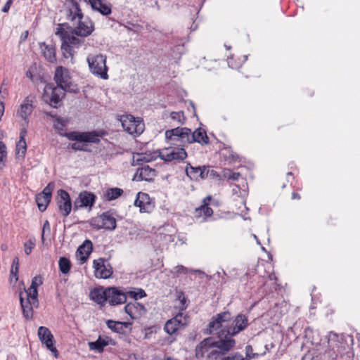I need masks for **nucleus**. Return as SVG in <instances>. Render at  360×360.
<instances>
[{
  "label": "nucleus",
  "instance_id": "13d9d810",
  "mask_svg": "<svg viewBox=\"0 0 360 360\" xmlns=\"http://www.w3.org/2000/svg\"><path fill=\"white\" fill-rule=\"evenodd\" d=\"M8 249V247H7V245L6 244H1V250L2 251H6Z\"/></svg>",
  "mask_w": 360,
  "mask_h": 360
},
{
  "label": "nucleus",
  "instance_id": "b1692460",
  "mask_svg": "<svg viewBox=\"0 0 360 360\" xmlns=\"http://www.w3.org/2000/svg\"><path fill=\"white\" fill-rule=\"evenodd\" d=\"M42 277L41 276H36L32 278L30 288L27 290L25 289V292L23 293L25 294L26 297H31V300H32L34 304L37 303V288L39 286L42 285Z\"/></svg>",
  "mask_w": 360,
  "mask_h": 360
},
{
  "label": "nucleus",
  "instance_id": "f3484780",
  "mask_svg": "<svg viewBox=\"0 0 360 360\" xmlns=\"http://www.w3.org/2000/svg\"><path fill=\"white\" fill-rule=\"evenodd\" d=\"M57 205L62 215L68 217L72 210V202L69 193L65 190L58 191Z\"/></svg>",
  "mask_w": 360,
  "mask_h": 360
},
{
  "label": "nucleus",
  "instance_id": "f03ea898",
  "mask_svg": "<svg viewBox=\"0 0 360 360\" xmlns=\"http://www.w3.org/2000/svg\"><path fill=\"white\" fill-rule=\"evenodd\" d=\"M165 138L172 145L183 146L186 143L198 142L202 145L209 143V138L205 131L197 129L193 132L186 127H176L165 131Z\"/></svg>",
  "mask_w": 360,
  "mask_h": 360
},
{
  "label": "nucleus",
  "instance_id": "f704fd0d",
  "mask_svg": "<svg viewBox=\"0 0 360 360\" xmlns=\"http://www.w3.org/2000/svg\"><path fill=\"white\" fill-rule=\"evenodd\" d=\"M123 190L119 188H110L105 191L104 196L108 200H113L120 197Z\"/></svg>",
  "mask_w": 360,
  "mask_h": 360
},
{
  "label": "nucleus",
  "instance_id": "0eeeda50",
  "mask_svg": "<svg viewBox=\"0 0 360 360\" xmlns=\"http://www.w3.org/2000/svg\"><path fill=\"white\" fill-rule=\"evenodd\" d=\"M90 72L97 77L108 79V68L106 65V56L101 54H89L86 58Z\"/></svg>",
  "mask_w": 360,
  "mask_h": 360
},
{
  "label": "nucleus",
  "instance_id": "603ef678",
  "mask_svg": "<svg viewBox=\"0 0 360 360\" xmlns=\"http://www.w3.org/2000/svg\"><path fill=\"white\" fill-rule=\"evenodd\" d=\"M245 352H246V359H250L255 356V354H252V347L250 345H247L245 347Z\"/></svg>",
  "mask_w": 360,
  "mask_h": 360
},
{
  "label": "nucleus",
  "instance_id": "412c9836",
  "mask_svg": "<svg viewBox=\"0 0 360 360\" xmlns=\"http://www.w3.org/2000/svg\"><path fill=\"white\" fill-rule=\"evenodd\" d=\"M186 172L191 179L198 181L206 179L208 176L210 169L205 166L193 167L188 164L186 167Z\"/></svg>",
  "mask_w": 360,
  "mask_h": 360
},
{
  "label": "nucleus",
  "instance_id": "5fc2aeb1",
  "mask_svg": "<svg viewBox=\"0 0 360 360\" xmlns=\"http://www.w3.org/2000/svg\"><path fill=\"white\" fill-rule=\"evenodd\" d=\"M13 0H8L1 9L2 12H4V13L8 12V11L13 4Z\"/></svg>",
  "mask_w": 360,
  "mask_h": 360
},
{
  "label": "nucleus",
  "instance_id": "4468645a",
  "mask_svg": "<svg viewBox=\"0 0 360 360\" xmlns=\"http://www.w3.org/2000/svg\"><path fill=\"white\" fill-rule=\"evenodd\" d=\"M159 156L165 162L181 161L187 157V153L182 147H168L162 150Z\"/></svg>",
  "mask_w": 360,
  "mask_h": 360
},
{
  "label": "nucleus",
  "instance_id": "c9c22d12",
  "mask_svg": "<svg viewBox=\"0 0 360 360\" xmlns=\"http://www.w3.org/2000/svg\"><path fill=\"white\" fill-rule=\"evenodd\" d=\"M191 272H193L195 274H204V272L199 269H196V270L189 269L184 266L183 265H178L176 267H174V269L172 271V273L174 275L187 274Z\"/></svg>",
  "mask_w": 360,
  "mask_h": 360
},
{
  "label": "nucleus",
  "instance_id": "09e8293b",
  "mask_svg": "<svg viewBox=\"0 0 360 360\" xmlns=\"http://www.w3.org/2000/svg\"><path fill=\"white\" fill-rule=\"evenodd\" d=\"M51 232V226L48 220H46L43 225V229L41 233V240L44 241V235L46 233H50Z\"/></svg>",
  "mask_w": 360,
  "mask_h": 360
},
{
  "label": "nucleus",
  "instance_id": "2f4dec72",
  "mask_svg": "<svg viewBox=\"0 0 360 360\" xmlns=\"http://www.w3.org/2000/svg\"><path fill=\"white\" fill-rule=\"evenodd\" d=\"M211 196H207L203 199V204L195 209V215L196 217L204 216L205 217H210L213 214L212 210L208 206L210 201L211 200Z\"/></svg>",
  "mask_w": 360,
  "mask_h": 360
},
{
  "label": "nucleus",
  "instance_id": "ea45409f",
  "mask_svg": "<svg viewBox=\"0 0 360 360\" xmlns=\"http://www.w3.org/2000/svg\"><path fill=\"white\" fill-rule=\"evenodd\" d=\"M6 158V146L3 141H0V171L4 167Z\"/></svg>",
  "mask_w": 360,
  "mask_h": 360
},
{
  "label": "nucleus",
  "instance_id": "ddd939ff",
  "mask_svg": "<svg viewBox=\"0 0 360 360\" xmlns=\"http://www.w3.org/2000/svg\"><path fill=\"white\" fill-rule=\"evenodd\" d=\"M54 79L58 87L62 88L66 91H74L72 77L67 68L63 66L57 67L55 71Z\"/></svg>",
  "mask_w": 360,
  "mask_h": 360
},
{
  "label": "nucleus",
  "instance_id": "cd10ccee",
  "mask_svg": "<svg viewBox=\"0 0 360 360\" xmlns=\"http://www.w3.org/2000/svg\"><path fill=\"white\" fill-rule=\"evenodd\" d=\"M156 175L157 172L155 169L146 165L138 169L134 178L139 181H150Z\"/></svg>",
  "mask_w": 360,
  "mask_h": 360
},
{
  "label": "nucleus",
  "instance_id": "79ce46f5",
  "mask_svg": "<svg viewBox=\"0 0 360 360\" xmlns=\"http://www.w3.org/2000/svg\"><path fill=\"white\" fill-rule=\"evenodd\" d=\"M150 160L149 156L143 153H137L133 156L132 165H137L139 164V162H149Z\"/></svg>",
  "mask_w": 360,
  "mask_h": 360
},
{
  "label": "nucleus",
  "instance_id": "6e6552de",
  "mask_svg": "<svg viewBox=\"0 0 360 360\" xmlns=\"http://www.w3.org/2000/svg\"><path fill=\"white\" fill-rule=\"evenodd\" d=\"M120 120L124 131L134 136L141 135L145 129V124L141 117L127 114L120 116Z\"/></svg>",
  "mask_w": 360,
  "mask_h": 360
},
{
  "label": "nucleus",
  "instance_id": "2eb2a0df",
  "mask_svg": "<svg viewBox=\"0 0 360 360\" xmlns=\"http://www.w3.org/2000/svg\"><path fill=\"white\" fill-rule=\"evenodd\" d=\"M93 268L94 269V276L97 278L106 279L112 274V268L109 262L103 259L98 258L93 262Z\"/></svg>",
  "mask_w": 360,
  "mask_h": 360
},
{
  "label": "nucleus",
  "instance_id": "6e6d98bb",
  "mask_svg": "<svg viewBox=\"0 0 360 360\" xmlns=\"http://www.w3.org/2000/svg\"><path fill=\"white\" fill-rule=\"evenodd\" d=\"M179 300L180 301V302L181 303V309H185L186 308V306L185 305V303H186V297L184 295L183 293H181L179 295Z\"/></svg>",
  "mask_w": 360,
  "mask_h": 360
},
{
  "label": "nucleus",
  "instance_id": "aec40b11",
  "mask_svg": "<svg viewBox=\"0 0 360 360\" xmlns=\"http://www.w3.org/2000/svg\"><path fill=\"white\" fill-rule=\"evenodd\" d=\"M125 312L132 319H137L144 316L146 313L145 306L136 301L129 302L124 307Z\"/></svg>",
  "mask_w": 360,
  "mask_h": 360
},
{
  "label": "nucleus",
  "instance_id": "473e14b6",
  "mask_svg": "<svg viewBox=\"0 0 360 360\" xmlns=\"http://www.w3.org/2000/svg\"><path fill=\"white\" fill-rule=\"evenodd\" d=\"M110 339L108 337L102 338L99 336L96 341L89 342L88 343L90 350L101 353L105 347L109 345Z\"/></svg>",
  "mask_w": 360,
  "mask_h": 360
},
{
  "label": "nucleus",
  "instance_id": "72a5a7b5",
  "mask_svg": "<svg viewBox=\"0 0 360 360\" xmlns=\"http://www.w3.org/2000/svg\"><path fill=\"white\" fill-rule=\"evenodd\" d=\"M106 325L111 330L115 333H124V329L128 328L131 326V323L108 320L106 322Z\"/></svg>",
  "mask_w": 360,
  "mask_h": 360
},
{
  "label": "nucleus",
  "instance_id": "864d4df0",
  "mask_svg": "<svg viewBox=\"0 0 360 360\" xmlns=\"http://www.w3.org/2000/svg\"><path fill=\"white\" fill-rule=\"evenodd\" d=\"M224 360H244V358L241 354L236 353L233 355L226 357Z\"/></svg>",
  "mask_w": 360,
  "mask_h": 360
},
{
  "label": "nucleus",
  "instance_id": "58836bf2",
  "mask_svg": "<svg viewBox=\"0 0 360 360\" xmlns=\"http://www.w3.org/2000/svg\"><path fill=\"white\" fill-rule=\"evenodd\" d=\"M58 265L60 271L63 274H68L69 273L70 268H71V262L70 261L66 258V257H60L58 261Z\"/></svg>",
  "mask_w": 360,
  "mask_h": 360
},
{
  "label": "nucleus",
  "instance_id": "7c9ffc66",
  "mask_svg": "<svg viewBox=\"0 0 360 360\" xmlns=\"http://www.w3.org/2000/svg\"><path fill=\"white\" fill-rule=\"evenodd\" d=\"M41 53L44 57L50 63L56 61L55 47L52 44H48L44 42L39 43Z\"/></svg>",
  "mask_w": 360,
  "mask_h": 360
},
{
  "label": "nucleus",
  "instance_id": "a211bd4d",
  "mask_svg": "<svg viewBox=\"0 0 360 360\" xmlns=\"http://www.w3.org/2000/svg\"><path fill=\"white\" fill-rule=\"evenodd\" d=\"M38 336L40 341L46 345L55 357H58V350L53 345V336L50 330L44 326H40L38 329Z\"/></svg>",
  "mask_w": 360,
  "mask_h": 360
},
{
  "label": "nucleus",
  "instance_id": "39448f33",
  "mask_svg": "<svg viewBox=\"0 0 360 360\" xmlns=\"http://www.w3.org/2000/svg\"><path fill=\"white\" fill-rule=\"evenodd\" d=\"M56 35L58 36L61 41V51L65 58L72 59L75 49L81 44V40L74 35L73 32L65 30L62 25H58L56 31Z\"/></svg>",
  "mask_w": 360,
  "mask_h": 360
},
{
  "label": "nucleus",
  "instance_id": "f8f14e48",
  "mask_svg": "<svg viewBox=\"0 0 360 360\" xmlns=\"http://www.w3.org/2000/svg\"><path fill=\"white\" fill-rule=\"evenodd\" d=\"M65 90L58 86H53L52 85H46L44 88L43 99L51 106L57 108L61 99L65 96Z\"/></svg>",
  "mask_w": 360,
  "mask_h": 360
},
{
  "label": "nucleus",
  "instance_id": "37998d69",
  "mask_svg": "<svg viewBox=\"0 0 360 360\" xmlns=\"http://www.w3.org/2000/svg\"><path fill=\"white\" fill-rule=\"evenodd\" d=\"M170 117L174 121H176L179 124H184L186 120L184 112L182 111L172 112L170 114Z\"/></svg>",
  "mask_w": 360,
  "mask_h": 360
},
{
  "label": "nucleus",
  "instance_id": "052dcab7",
  "mask_svg": "<svg viewBox=\"0 0 360 360\" xmlns=\"http://www.w3.org/2000/svg\"><path fill=\"white\" fill-rule=\"evenodd\" d=\"M287 174H288V176H290V175H292V173L291 172H288Z\"/></svg>",
  "mask_w": 360,
  "mask_h": 360
},
{
  "label": "nucleus",
  "instance_id": "a18cd8bd",
  "mask_svg": "<svg viewBox=\"0 0 360 360\" xmlns=\"http://www.w3.org/2000/svg\"><path fill=\"white\" fill-rule=\"evenodd\" d=\"M54 188V183L50 182L43 190L41 195H44L46 198H51V193Z\"/></svg>",
  "mask_w": 360,
  "mask_h": 360
},
{
  "label": "nucleus",
  "instance_id": "dca6fc26",
  "mask_svg": "<svg viewBox=\"0 0 360 360\" xmlns=\"http://www.w3.org/2000/svg\"><path fill=\"white\" fill-rule=\"evenodd\" d=\"M248 325V319L244 314H240L233 320L231 324L228 327V338H233L241 331H243Z\"/></svg>",
  "mask_w": 360,
  "mask_h": 360
},
{
  "label": "nucleus",
  "instance_id": "bf43d9fd",
  "mask_svg": "<svg viewBox=\"0 0 360 360\" xmlns=\"http://www.w3.org/2000/svg\"><path fill=\"white\" fill-rule=\"evenodd\" d=\"M254 237H255V239L257 240V243L259 244V240L257 239V237L255 235H254Z\"/></svg>",
  "mask_w": 360,
  "mask_h": 360
},
{
  "label": "nucleus",
  "instance_id": "4be33fe9",
  "mask_svg": "<svg viewBox=\"0 0 360 360\" xmlns=\"http://www.w3.org/2000/svg\"><path fill=\"white\" fill-rule=\"evenodd\" d=\"M27 135V130L22 128L20 131L19 140L16 143L15 147V158L18 161H22L25 158L27 151V143L25 136Z\"/></svg>",
  "mask_w": 360,
  "mask_h": 360
},
{
  "label": "nucleus",
  "instance_id": "bb28decb",
  "mask_svg": "<svg viewBox=\"0 0 360 360\" xmlns=\"http://www.w3.org/2000/svg\"><path fill=\"white\" fill-rule=\"evenodd\" d=\"M23 294L24 293L22 292L20 293V301L22 309L23 316L26 319H30L33 316V307H37L38 302L34 304L31 297H27V300H25Z\"/></svg>",
  "mask_w": 360,
  "mask_h": 360
},
{
  "label": "nucleus",
  "instance_id": "a878e982",
  "mask_svg": "<svg viewBox=\"0 0 360 360\" xmlns=\"http://www.w3.org/2000/svg\"><path fill=\"white\" fill-rule=\"evenodd\" d=\"M34 97L31 96H27L20 105V109L18 111V116L26 122L28 117L32 112L34 108L32 105Z\"/></svg>",
  "mask_w": 360,
  "mask_h": 360
},
{
  "label": "nucleus",
  "instance_id": "4d7b16f0",
  "mask_svg": "<svg viewBox=\"0 0 360 360\" xmlns=\"http://www.w3.org/2000/svg\"><path fill=\"white\" fill-rule=\"evenodd\" d=\"M292 199H300V195L298 193H292Z\"/></svg>",
  "mask_w": 360,
  "mask_h": 360
},
{
  "label": "nucleus",
  "instance_id": "423d86ee",
  "mask_svg": "<svg viewBox=\"0 0 360 360\" xmlns=\"http://www.w3.org/2000/svg\"><path fill=\"white\" fill-rule=\"evenodd\" d=\"M232 319L231 314L229 311H225L217 314L211 319L207 327L210 334L217 335L218 338H228V326L226 323Z\"/></svg>",
  "mask_w": 360,
  "mask_h": 360
},
{
  "label": "nucleus",
  "instance_id": "e433bc0d",
  "mask_svg": "<svg viewBox=\"0 0 360 360\" xmlns=\"http://www.w3.org/2000/svg\"><path fill=\"white\" fill-rule=\"evenodd\" d=\"M126 294L127 297H129L133 298L135 300V301L146 296V293L141 288H135L134 290H127L126 291Z\"/></svg>",
  "mask_w": 360,
  "mask_h": 360
},
{
  "label": "nucleus",
  "instance_id": "9d476101",
  "mask_svg": "<svg viewBox=\"0 0 360 360\" xmlns=\"http://www.w3.org/2000/svg\"><path fill=\"white\" fill-rule=\"evenodd\" d=\"M91 226L96 229L112 231L116 228V219L110 212H105L101 215L91 219Z\"/></svg>",
  "mask_w": 360,
  "mask_h": 360
},
{
  "label": "nucleus",
  "instance_id": "7ed1b4c3",
  "mask_svg": "<svg viewBox=\"0 0 360 360\" xmlns=\"http://www.w3.org/2000/svg\"><path fill=\"white\" fill-rule=\"evenodd\" d=\"M105 134L103 130L86 132L72 131L65 134V136L70 141H75L70 145L72 149L74 150L86 151L87 150V143H98L101 139Z\"/></svg>",
  "mask_w": 360,
  "mask_h": 360
},
{
  "label": "nucleus",
  "instance_id": "49530a36",
  "mask_svg": "<svg viewBox=\"0 0 360 360\" xmlns=\"http://www.w3.org/2000/svg\"><path fill=\"white\" fill-rule=\"evenodd\" d=\"M34 246H35V240L30 238L28 241H27L24 244L25 253L27 255H29L32 252V250L34 248Z\"/></svg>",
  "mask_w": 360,
  "mask_h": 360
},
{
  "label": "nucleus",
  "instance_id": "3c124183",
  "mask_svg": "<svg viewBox=\"0 0 360 360\" xmlns=\"http://www.w3.org/2000/svg\"><path fill=\"white\" fill-rule=\"evenodd\" d=\"M227 152L230 153L229 155H224L226 160H230L231 162H235L238 159V155L236 153H233V152H231L229 150H226Z\"/></svg>",
  "mask_w": 360,
  "mask_h": 360
},
{
  "label": "nucleus",
  "instance_id": "680f3d73",
  "mask_svg": "<svg viewBox=\"0 0 360 360\" xmlns=\"http://www.w3.org/2000/svg\"><path fill=\"white\" fill-rule=\"evenodd\" d=\"M168 360H169V359H168Z\"/></svg>",
  "mask_w": 360,
  "mask_h": 360
},
{
  "label": "nucleus",
  "instance_id": "4c0bfd02",
  "mask_svg": "<svg viewBox=\"0 0 360 360\" xmlns=\"http://www.w3.org/2000/svg\"><path fill=\"white\" fill-rule=\"evenodd\" d=\"M51 199L46 198L44 195L39 194L36 196V202L37 204L38 208L40 211H44L49 203L50 202Z\"/></svg>",
  "mask_w": 360,
  "mask_h": 360
},
{
  "label": "nucleus",
  "instance_id": "393cba45",
  "mask_svg": "<svg viewBox=\"0 0 360 360\" xmlns=\"http://www.w3.org/2000/svg\"><path fill=\"white\" fill-rule=\"evenodd\" d=\"M96 200V196L87 191H83L79 193L77 201L75 203V207L77 209L79 207L91 208Z\"/></svg>",
  "mask_w": 360,
  "mask_h": 360
},
{
  "label": "nucleus",
  "instance_id": "9b49d317",
  "mask_svg": "<svg viewBox=\"0 0 360 360\" xmlns=\"http://www.w3.org/2000/svg\"><path fill=\"white\" fill-rule=\"evenodd\" d=\"M188 323L189 317L188 315L180 312L166 322L164 329L167 333L173 335L178 330L183 329Z\"/></svg>",
  "mask_w": 360,
  "mask_h": 360
},
{
  "label": "nucleus",
  "instance_id": "de8ad7c7",
  "mask_svg": "<svg viewBox=\"0 0 360 360\" xmlns=\"http://www.w3.org/2000/svg\"><path fill=\"white\" fill-rule=\"evenodd\" d=\"M124 27L127 28L129 31H133L134 32H139L142 29L141 25L131 22H127V25H124Z\"/></svg>",
  "mask_w": 360,
  "mask_h": 360
},
{
  "label": "nucleus",
  "instance_id": "6ab92c4d",
  "mask_svg": "<svg viewBox=\"0 0 360 360\" xmlns=\"http://www.w3.org/2000/svg\"><path fill=\"white\" fill-rule=\"evenodd\" d=\"M134 205L139 207L141 212H151L154 209L155 205L150 199L149 195L146 193L139 192L136 195Z\"/></svg>",
  "mask_w": 360,
  "mask_h": 360
},
{
  "label": "nucleus",
  "instance_id": "a19ab883",
  "mask_svg": "<svg viewBox=\"0 0 360 360\" xmlns=\"http://www.w3.org/2000/svg\"><path fill=\"white\" fill-rule=\"evenodd\" d=\"M222 175L225 179L232 181H237L240 176V173L234 172L229 169H224L222 172Z\"/></svg>",
  "mask_w": 360,
  "mask_h": 360
},
{
  "label": "nucleus",
  "instance_id": "c03bdc74",
  "mask_svg": "<svg viewBox=\"0 0 360 360\" xmlns=\"http://www.w3.org/2000/svg\"><path fill=\"white\" fill-rule=\"evenodd\" d=\"M18 269H19V259H18V257H15L13 259L12 267H11V274L12 276H13L15 277V281H17L18 279Z\"/></svg>",
  "mask_w": 360,
  "mask_h": 360
},
{
  "label": "nucleus",
  "instance_id": "1a4fd4ad",
  "mask_svg": "<svg viewBox=\"0 0 360 360\" xmlns=\"http://www.w3.org/2000/svg\"><path fill=\"white\" fill-rule=\"evenodd\" d=\"M328 349L326 350L325 354L329 359L334 360L344 354L346 349V344L340 341L337 334L330 332L328 334Z\"/></svg>",
  "mask_w": 360,
  "mask_h": 360
},
{
  "label": "nucleus",
  "instance_id": "8fccbe9b",
  "mask_svg": "<svg viewBox=\"0 0 360 360\" xmlns=\"http://www.w3.org/2000/svg\"><path fill=\"white\" fill-rule=\"evenodd\" d=\"M53 126L58 130H63L65 126V122L63 120L57 118L54 122Z\"/></svg>",
  "mask_w": 360,
  "mask_h": 360
},
{
  "label": "nucleus",
  "instance_id": "c756f323",
  "mask_svg": "<svg viewBox=\"0 0 360 360\" xmlns=\"http://www.w3.org/2000/svg\"><path fill=\"white\" fill-rule=\"evenodd\" d=\"M92 251V243L86 240L77 250V257L82 264L85 262Z\"/></svg>",
  "mask_w": 360,
  "mask_h": 360
},
{
  "label": "nucleus",
  "instance_id": "5701e85b",
  "mask_svg": "<svg viewBox=\"0 0 360 360\" xmlns=\"http://www.w3.org/2000/svg\"><path fill=\"white\" fill-rule=\"evenodd\" d=\"M108 302L111 305H116L124 303L127 300L126 292H122L116 288H108Z\"/></svg>",
  "mask_w": 360,
  "mask_h": 360
},
{
  "label": "nucleus",
  "instance_id": "20e7f679",
  "mask_svg": "<svg viewBox=\"0 0 360 360\" xmlns=\"http://www.w3.org/2000/svg\"><path fill=\"white\" fill-rule=\"evenodd\" d=\"M66 15L69 20L77 23L72 32L74 34L87 37L94 31L93 22L88 19L83 20V14L77 3H72L71 6L68 7Z\"/></svg>",
  "mask_w": 360,
  "mask_h": 360
},
{
  "label": "nucleus",
  "instance_id": "c85d7f7f",
  "mask_svg": "<svg viewBox=\"0 0 360 360\" xmlns=\"http://www.w3.org/2000/svg\"><path fill=\"white\" fill-rule=\"evenodd\" d=\"M108 288L103 287L93 289L90 292V298L98 304L104 305L108 301Z\"/></svg>",
  "mask_w": 360,
  "mask_h": 360
},
{
  "label": "nucleus",
  "instance_id": "f257e3e1",
  "mask_svg": "<svg viewBox=\"0 0 360 360\" xmlns=\"http://www.w3.org/2000/svg\"><path fill=\"white\" fill-rule=\"evenodd\" d=\"M236 345L233 338H219L215 340L212 338L204 339L195 349L198 357H205L207 360H217L227 354Z\"/></svg>",
  "mask_w": 360,
  "mask_h": 360
}]
</instances>
